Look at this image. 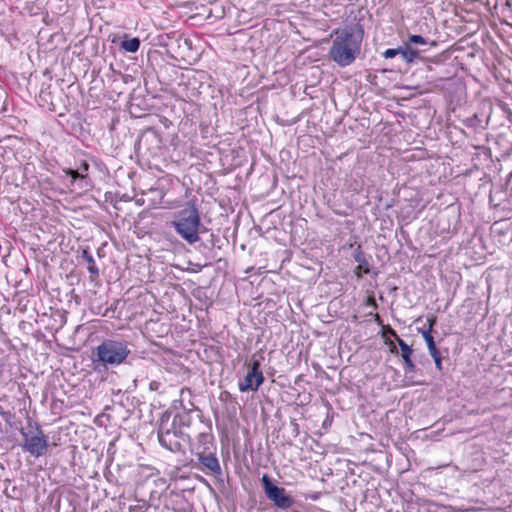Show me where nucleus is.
<instances>
[{"label": "nucleus", "mask_w": 512, "mask_h": 512, "mask_svg": "<svg viewBox=\"0 0 512 512\" xmlns=\"http://www.w3.org/2000/svg\"><path fill=\"white\" fill-rule=\"evenodd\" d=\"M81 258L87 263V270L90 273V279L93 281L98 278L99 269L95 264L92 254L87 249H84L81 253Z\"/></svg>", "instance_id": "ddd939ff"}, {"label": "nucleus", "mask_w": 512, "mask_h": 512, "mask_svg": "<svg viewBox=\"0 0 512 512\" xmlns=\"http://www.w3.org/2000/svg\"><path fill=\"white\" fill-rule=\"evenodd\" d=\"M197 455L199 462L212 474L220 475L222 473L219 461L214 454L209 453L205 455L204 451H202L197 452Z\"/></svg>", "instance_id": "1a4fd4ad"}, {"label": "nucleus", "mask_w": 512, "mask_h": 512, "mask_svg": "<svg viewBox=\"0 0 512 512\" xmlns=\"http://www.w3.org/2000/svg\"><path fill=\"white\" fill-rule=\"evenodd\" d=\"M328 55L340 67L351 65L361 52L363 30L360 27L336 29Z\"/></svg>", "instance_id": "f257e3e1"}, {"label": "nucleus", "mask_w": 512, "mask_h": 512, "mask_svg": "<svg viewBox=\"0 0 512 512\" xmlns=\"http://www.w3.org/2000/svg\"><path fill=\"white\" fill-rule=\"evenodd\" d=\"M436 316H430L427 318V322H428V327L425 328H420L421 331H429L430 334H432V330H433V327L434 325L436 324Z\"/></svg>", "instance_id": "aec40b11"}, {"label": "nucleus", "mask_w": 512, "mask_h": 512, "mask_svg": "<svg viewBox=\"0 0 512 512\" xmlns=\"http://www.w3.org/2000/svg\"><path fill=\"white\" fill-rule=\"evenodd\" d=\"M353 256L354 260L358 263V266L355 269L356 276L360 278L363 274H369L370 266L360 246H358V248L354 251Z\"/></svg>", "instance_id": "9d476101"}, {"label": "nucleus", "mask_w": 512, "mask_h": 512, "mask_svg": "<svg viewBox=\"0 0 512 512\" xmlns=\"http://www.w3.org/2000/svg\"><path fill=\"white\" fill-rule=\"evenodd\" d=\"M400 49V55L408 63L414 62L419 57V51L414 49L409 43L404 42Z\"/></svg>", "instance_id": "4468645a"}, {"label": "nucleus", "mask_w": 512, "mask_h": 512, "mask_svg": "<svg viewBox=\"0 0 512 512\" xmlns=\"http://www.w3.org/2000/svg\"><path fill=\"white\" fill-rule=\"evenodd\" d=\"M417 330L423 336V338L427 344L429 354L431 356H433V355L440 353L436 347V344L434 342V338H433L432 334H430L429 331H421V329H417Z\"/></svg>", "instance_id": "2eb2a0df"}, {"label": "nucleus", "mask_w": 512, "mask_h": 512, "mask_svg": "<svg viewBox=\"0 0 512 512\" xmlns=\"http://www.w3.org/2000/svg\"><path fill=\"white\" fill-rule=\"evenodd\" d=\"M143 196L147 197L149 207L156 208L162 204L165 192L162 188H150Z\"/></svg>", "instance_id": "f8f14e48"}, {"label": "nucleus", "mask_w": 512, "mask_h": 512, "mask_svg": "<svg viewBox=\"0 0 512 512\" xmlns=\"http://www.w3.org/2000/svg\"><path fill=\"white\" fill-rule=\"evenodd\" d=\"M4 411L2 410V408L0 407V415H4Z\"/></svg>", "instance_id": "393cba45"}, {"label": "nucleus", "mask_w": 512, "mask_h": 512, "mask_svg": "<svg viewBox=\"0 0 512 512\" xmlns=\"http://www.w3.org/2000/svg\"><path fill=\"white\" fill-rule=\"evenodd\" d=\"M84 169L87 170L88 169V165L87 164H84Z\"/></svg>", "instance_id": "a878e982"}, {"label": "nucleus", "mask_w": 512, "mask_h": 512, "mask_svg": "<svg viewBox=\"0 0 512 512\" xmlns=\"http://www.w3.org/2000/svg\"><path fill=\"white\" fill-rule=\"evenodd\" d=\"M400 52H401L400 47H398L396 49H387V50L384 51L383 56L386 59H389V58H393L396 55L400 54Z\"/></svg>", "instance_id": "412c9836"}, {"label": "nucleus", "mask_w": 512, "mask_h": 512, "mask_svg": "<svg viewBox=\"0 0 512 512\" xmlns=\"http://www.w3.org/2000/svg\"><path fill=\"white\" fill-rule=\"evenodd\" d=\"M198 441L203 445H206L207 443H211L212 435L207 432H200L198 434Z\"/></svg>", "instance_id": "a211bd4d"}, {"label": "nucleus", "mask_w": 512, "mask_h": 512, "mask_svg": "<svg viewBox=\"0 0 512 512\" xmlns=\"http://www.w3.org/2000/svg\"><path fill=\"white\" fill-rule=\"evenodd\" d=\"M37 433L30 436L28 433L22 431L21 434L24 437V443L22 448L24 451L30 453L34 457H40L44 455L48 448V440L44 435L43 431L37 427Z\"/></svg>", "instance_id": "423d86ee"}, {"label": "nucleus", "mask_w": 512, "mask_h": 512, "mask_svg": "<svg viewBox=\"0 0 512 512\" xmlns=\"http://www.w3.org/2000/svg\"><path fill=\"white\" fill-rule=\"evenodd\" d=\"M264 493L277 509H289L294 505V499L287 494L283 487L275 485L271 478L264 474L261 478Z\"/></svg>", "instance_id": "39448f33"}, {"label": "nucleus", "mask_w": 512, "mask_h": 512, "mask_svg": "<svg viewBox=\"0 0 512 512\" xmlns=\"http://www.w3.org/2000/svg\"><path fill=\"white\" fill-rule=\"evenodd\" d=\"M264 381V376L260 370L259 360H253L243 381L239 382L238 387L241 392L257 391Z\"/></svg>", "instance_id": "0eeeda50"}, {"label": "nucleus", "mask_w": 512, "mask_h": 512, "mask_svg": "<svg viewBox=\"0 0 512 512\" xmlns=\"http://www.w3.org/2000/svg\"><path fill=\"white\" fill-rule=\"evenodd\" d=\"M65 173L71 177V179H72L71 182L72 183H74L75 180L78 179V178H81V179L85 178V176L82 173H79L76 170L68 169V170L65 171Z\"/></svg>", "instance_id": "6ab92c4d"}, {"label": "nucleus", "mask_w": 512, "mask_h": 512, "mask_svg": "<svg viewBox=\"0 0 512 512\" xmlns=\"http://www.w3.org/2000/svg\"><path fill=\"white\" fill-rule=\"evenodd\" d=\"M171 226L189 244H194L200 240L199 233L202 223L200 213L194 204H189L177 212Z\"/></svg>", "instance_id": "7ed1b4c3"}, {"label": "nucleus", "mask_w": 512, "mask_h": 512, "mask_svg": "<svg viewBox=\"0 0 512 512\" xmlns=\"http://www.w3.org/2000/svg\"><path fill=\"white\" fill-rule=\"evenodd\" d=\"M512 179V173L510 174V180Z\"/></svg>", "instance_id": "bb28decb"}, {"label": "nucleus", "mask_w": 512, "mask_h": 512, "mask_svg": "<svg viewBox=\"0 0 512 512\" xmlns=\"http://www.w3.org/2000/svg\"><path fill=\"white\" fill-rule=\"evenodd\" d=\"M161 386V383L159 381L153 380L149 383V389L151 391H158Z\"/></svg>", "instance_id": "5701e85b"}, {"label": "nucleus", "mask_w": 512, "mask_h": 512, "mask_svg": "<svg viewBox=\"0 0 512 512\" xmlns=\"http://www.w3.org/2000/svg\"><path fill=\"white\" fill-rule=\"evenodd\" d=\"M405 43H409V45H426L427 40L421 35H410Z\"/></svg>", "instance_id": "f3484780"}, {"label": "nucleus", "mask_w": 512, "mask_h": 512, "mask_svg": "<svg viewBox=\"0 0 512 512\" xmlns=\"http://www.w3.org/2000/svg\"><path fill=\"white\" fill-rule=\"evenodd\" d=\"M157 434L160 445L171 452L181 451L183 444L190 441L189 433L178 429L167 412L161 416Z\"/></svg>", "instance_id": "20e7f679"}, {"label": "nucleus", "mask_w": 512, "mask_h": 512, "mask_svg": "<svg viewBox=\"0 0 512 512\" xmlns=\"http://www.w3.org/2000/svg\"><path fill=\"white\" fill-rule=\"evenodd\" d=\"M387 331L395 338L401 349V356L405 364L406 372H413L415 370V364L411 360V355L413 353L412 348L407 345L391 327H388Z\"/></svg>", "instance_id": "6e6552de"}, {"label": "nucleus", "mask_w": 512, "mask_h": 512, "mask_svg": "<svg viewBox=\"0 0 512 512\" xmlns=\"http://www.w3.org/2000/svg\"><path fill=\"white\" fill-rule=\"evenodd\" d=\"M434 359L436 368L441 371L442 370V357L441 354L438 353L436 355L431 356Z\"/></svg>", "instance_id": "4be33fe9"}, {"label": "nucleus", "mask_w": 512, "mask_h": 512, "mask_svg": "<svg viewBox=\"0 0 512 512\" xmlns=\"http://www.w3.org/2000/svg\"><path fill=\"white\" fill-rule=\"evenodd\" d=\"M121 47L126 52L135 53L138 51L140 47V40L137 37L125 39L122 41Z\"/></svg>", "instance_id": "dca6fc26"}, {"label": "nucleus", "mask_w": 512, "mask_h": 512, "mask_svg": "<svg viewBox=\"0 0 512 512\" xmlns=\"http://www.w3.org/2000/svg\"><path fill=\"white\" fill-rule=\"evenodd\" d=\"M146 203L148 204V199H147V197H146V196H145V197L143 196V197H141V198H137V199H136V204H137V205H140V206H141V205H144V204H146Z\"/></svg>", "instance_id": "b1692460"}, {"label": "nucleus", "mask_w": 512, "mask_h": 512, "mask_svg": "<svg viewBox=\"0 0 512 512\" xmlns=\"http://www.w3.org/2000/svg\"><path fill=\"white\" fill-rule=\"evenodd\" d=\"M172 422L178 427V429H181L182 432H187L193 424L191 411H183L176 414L173 417Z\"/></svg>", "instance_id": "9b49d317"}, {"label": "nucleus", "mask_w": 512, "mask_h": 512, "mask_svg": "<svg viewBox=\"0 0 512 512\" xmlns=\"http://www.w3.org/2000/svg\"><path fill=\"white\" fill-rule=\"evenodd\" d=\"M129 354L130 350L126 341L106 339L93 351L92 362L95 369H98L99 366L114 367L122 364Z\"/></svg>", "instance_id": "f03ea898"}]
</instances>
